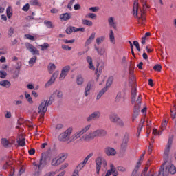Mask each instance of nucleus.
Listing matches in <instances>:
<instances>
[{
  "mask_svg": "<svg viewBox=\"0 0 176 176\" xmlns=\"http://www.w3.org/2000/svg\"><path fill=\"white\" fill-rule=\"evenodd\" d=\"M129 146V136L128 135H126L122 140V142L121 144L120 149L122 152H126L127 151V147Z\"/></svg>",
  "mask_w": 176,
  "mask_h": 176,
  "instance_id": "nucleus-11",
  "label": "nucleus"
},
{
  "mask_svg": "<svg viewBox=\"0 0 176 176\" xmlns=\"http://www.w3.org/2000/svg\"><path fill=\"white\" fill-rule=\"evenodd\" d=\"M78 31L85 32V28H78L76 27L70 26L66 29V34H72V32H78Z\"/></svg>",
  "mask_w": 176,
  "mask_h": 176,
  "instance_id": "nucleus-14",
  "label": "nucleus"
},
{
  "mask_svg": "<svg viewBox=\"0 0 176 176\" xmlns=\"http://www.w3.org/2000/svg\"><path fill=\"white\" fill-rule=\"evenodd\" d=\"M82 23L84 25H88V27H91L93 25V22L87 19H82Z\"/></svg>",
  "mask_w": 176,
  "mask_h": 176,
  "instance_id": "nucleus-45",
  "label": "nucleus"
},
{
  "mask_svg": "<svg viewBox=\"0 0 176 176\" xmlns=\"http://www.w3.org/2000/svg\"><path fill=\"white\" fill-rule=\"evenodd\" d=\"M82 135H83L81 133L80 131H77L76 133L73 134L72 136L70 138L69 142H74V141H76V140L82 137Z\"/></svg>",
  "mask_w": 176,
  "mask_h": 176,
  "instance_id": "nucleus-19",
  "label": "nucleus"
},
{
  "mask_svg": "<svg viewBox=\"0 0 176 176\" xmlns=\"http://www.w3.org/2000/svg\"><path fill=\"white\" fill-rule=\"evenodd\" d=\"M36 175H41V174H42V168H42V167H41V166H36Z\"/></svg>",
  "mask_w": 176,
  "mask_h": 176,
  "instance_id": "nucleus-55",
  "label": "nucleus"
},
{
  "mask_svg": "<svg viewBox=\"0 0 176 176\" xmlns=\"http://www.w3.org/2000/svg\"><path fill=\"white\" fill-rule=\"evenodd\" d=\"M104 69V67L102 66H100V64L97 65V68L96 69L95 74L97 76V79L100 78V75L102 74V70Z\"/></svg>",
  "mask_w": 176,
  "mask_h": 176,
  "instance_id": "nucleus-26",
  "label": "nucleus"
},
{
  "mask_svg": "<svg viewBox=\"0 0 176 176\" xmlns=\"http://www.w3.org/2000/svg\"><path fill=\"white\" fill-rule=\"evenodd\" d=\"M1 144L4 148H9V145H10V142L6 138L1 139Z\"/></svg>",
  "mask_w": 176,
  "mask_h": 176,
  "instance_id": "nucleus-35",
  "label": "nucleus"
},
{
  "mask_svg": "<svg viewBox=\"0 0 176 176\" xmlns=\"http://www.w3.org/2000/svg\"><path fill=\"white\" fill-rule=\"evenodd\" d=\"M92 156H93V153L89 154L83 160V162H82L76 167V168L74 169V171H76V173H78L79 174V172L82 170V168H83V167H85V166H86V163L89 162V159H90V157H91Z\"/></svg>",
  "mask_w": 176,
  "mask_h": 176,
  "instance_id": "nucleus-5",
  "label": "nucleus"
},
{
  "mask_svg": "<svg viewBox=\"0 0 176 176\" xmlns=\"http://www.w3.org/2000/svg\"><path fill=\"white\" fill-rule=\"evenodd\" d=\"M109 39L110 42H111L113 45H115V43H116V41H115V34L113 33V30H110Z\"/></svg>",
  "mask_w": 176,
  "mask_h": 176,
  "instance_id": "nucleus-34",
  "label": "nucleus"
},
{
  "mask_svg": "<svg viewBox=\"0 0 176 176\" xmlns=\"http://www.w3.org/2000/svg\"><path fill=\"white\" fill-rule=\"evenodd\" d=\"M30 3L32 6H42V3H41L38 0H31Z\"/></svg>",
  "mask_w": 176,
  "mask_h": 176,
  "instance_id": "nucleus-46",
  "label": "nucleus"
},
{
  "mask_svg": "<svg viewBox=\"0 0 176 176\" xmlns=\"http://www.w3.org/2000/svg\"><path fill=\"white\" fill-rule=\"evenodd\" d=\"M86 19H93L96 20L97 19V15L94 13H89L85 15Z\"/></svg>",
  "mask_w": 176,
  "mask_h": 176,
  "instance_id": "nucleus-50",
  "label": "nucleus"
},
{
  "mask_svg": "<svg viewBox=\"0 0 176 176\" xmlns=\"http://www.w3.org/2000/svg\"><path fill=\"white\" fill-rule=\"evenodd\" d=\"M17 144L19 146H25V138H23V136H19V140H17Z\"/></svg>",
  "mask_w": 176,
  "mask_h": 176,
  "instance_id": "nucleus-32",
  "label": "nucleus"
},
{
  "mask_svg": "<svg viewBox=\"0 0 176 176\" xmlns=\"http://www.w3.org/2000/svg\"><path fill=\"white\" fill-rule=\"evenodd\" d=\"M133 72H134V69L131 68L129 70V76H130L129 82H132L134 83L135 78H134V75L133 74Z\"/></svg>",
  "mask_w": 176,
  "mask_h": 176,
  "instance_id": "nucleus-47",
  "label": "nucleus"
},
{
  "mask_svg": "<svg viewBox=\"0 0 176 176\" xmlns=\"http://www.w3.org/2000/svg\"><path fill=\"white\" fill-rule=\"evenodd\" d=\"M0 86H2L3 87H6V89H9V87L12 86V83L10 82V81L8 80H4L0 81Z\"/></svg>",
  "mask_w": 176,
  "mask_h": 176,
  "instance_id": "nucleus-28",
  "label": "nucleus"
},
{
  "mask_svg": "<svg viewBox=\"0 0 176 176\" xmlns=\"http://www.w3.org/2000/svg\"><path fill=\"white\" fill-rule=\"evenodd\" d=\"M108 23L110 27L116 29V24H115V18H113V16H111L108 19Z\"/></svg>",
  "mask_w": 176,
  "mask_h": 176,
  "instance_id": "nucleus-33",
  "label": "nucleus"
},
{
  "mask_svg": "<svg viewBox=\"0 0 176 176\" xmlns=\"http://www.w3.org/2000/svg\"><path fill=\"white\" fill-rule=\"evenodd\" d=\"M110 121L112 122V123H117L118 120L120 119L119 116H117V114L113 113L109 116Z\"/></svg>",
  "mask_w": 176,
  "mask_h": 176,
  "instance_id": "nucleus-29",
  "label": "nucleus"
},
{
  "mask_svg": "<svg viewBox=\"0 0 176 176\" xmlns=\"http://www.w3.org/2000/svg\"><path fill=\"white\" fill-rule=\"evenodd\" d=\"M144 120H141L140 123L139 124V127L138 128V132H137V137H140V135L141 134V130H142V128L144 127Z\"/></svg>",
  "mask_w": 176,
  "mask_h": 176,
  "instance_id": "nucleus-36",
  "label": "nucleus"
},
{
  "mask_svg": "<svg viewBox=\"0 0 176 176\" xmlns=\"http://www.w3.org/2000/svg\"><path fill=\"white\" fill-rule=\"evenodd\" d=\"M25 36L27 39H29V41H36V38L31 34H25Z\"/></svg>",
  "mask_w": 176,
  "mask_h": 176,
  "instance_id": "nucleus-56",
  "label": "nucleus"
},
{
  "mask_svg": "<svg viewBox=\"0 0 176 176\" xmlns=\"http://www.w3.org/2000/svg\"><path fill=\"white\" fill-rule=\"evenodd\" d=\"M140 167H141V162L139 161L137 162L131 176H139L140 175L138 174V170H140Z\"/></svg>",
  "mask_w": 176,
  "mask_h": 176,
  "instance_id": "nucleus-18",
  "label": "nucleus"
},
{
  "mask_svg": "<svg viewBox=\"0 0 176 176\" xmlns=\"http://www.w3.org/2000/svg\"><path fill=\"white\" fill-rule=\"evenodd\" d=\"M38 58V57L36 56H33L32 58H31L29 60V64L34 65V64H35V63H36V59Z\"/></svg>",
  "mask_w": 176,
  "mask_h": 176,
  "instance_id": "nucleus-53",
  "label": "nucleus"
},
{
  "mask_svg": "<svg viewBox=\"0 0 176 176\" xmlns=\"http://www.w3.org/2000/svg\"><path fill=\"white\" fill-rule=\"evenodd\" d=\"M105 153L107 156H114V155H116V150L111 147H107L105 148Z\"/></svg>",
  "mask_w": 176,
  "mask_h": 176,
  "instance_id": "nucleus-20",
  "label": "nucleus"
},
{
  "mask_svg": "<svg viewBox=\"0 0 176 176\" xmlns=\"http://www.w3.org/2000/svg\"><path fill=\"white\" fill-rule=\"evenodd\" d=\"M117 126H119L120 127H124V122L122 121L120 118L118 121H117L116 123Z\"/></svg>",
  "mask_w": 176,
  "mask_h": 176,
  "instance_id": "nucleus-57",
  "label": "nucleus"
},
{
  "mask_svg": "<svg viewBox=\"0 0 176 176\" xmlns=\"http://www.w3.org/2000/svg\"><path fill=\"white\" fill-rule=\"evenodd\" d=\"M90 129H91V124H88L86 125L84 128H82L80 131L82 135L86 134V133H87V131L90 130Z\"/></svg>",
  "mask_w": 176,
  "mask_h": 176,
  "instance_id": "nucleus-38",
  "label": "nucleus"
},
{
  "mask_svg": "<svg viewBox=\"0 0 176 176\" xmlns=\"http://www.w3.org/2000/svg\"><path fill=\"white\" fill-rule=\"evenodd\" d=\"M133 45L134 46H135L137 50H138V52H141V48H140V43H138V41H133Z\"/></svg>",
  "mask_w": 176,
  "mask_h": 176,
  "instance_id": "nucleus-60",
  "label": "nucleus"
},
{
  "mask_svg": "<svg viewBox=\"0 0 176 176\" xmlns=\"http://www.w3.org/2000/svg\"><path fill=\"white\" fill-rule=\"evenodd\" d=\"M6 13H7V17H8V19H10V17L13 16V11L12 10V7L9 6L7 8Z\"/></svg>",
  "mask_w": 176,
  "mask_h": 176,
  "instance_id": "nucleus-44",
  "label": "nucleus"
},
{
  "mask_svg": "<svg viewBox=\"0 0 176 176\" xmlns=\"http://www.w3.org/2000/svg\"><path fill=\"white\" fill-rule=\"evenodd\" d=\"M25 98H26L28 102H29V104H34V101L32 100V98L31 97L30 94L25 93Z\"/></svg>",
  "mask_w": 176,
  "mask_h": 176,
  "instance_id": "nucleus-49",
  "label": "nucleus"
},
{
  "mask_svg": "<svg viewBox=\"0 0 176 176\" xmlns=\"http://www.w3.org/2000/svg\"><path fill=\"white\" fill-rule=\"evenodd\" d=\"M67 167H68L67 163H65V164H62L59 168V171H63V170H65V168H67Z\"/></svg>",
  "mask_w": 176,
  "mask_h": 176,
  "instance_id": "nucleus-61",
  "label": "nucleus"
},
{
  "mask_svg": "<svg viewBox=\"0 0 176 176\" xmlns=\"http://www.w3.org/2000/svg\"><path fill=\"white\" fill-rule=\"evenodd\" d=\"M87 63H88V67L89 69H91V71H95L96 67H94V65H93V58L91 56H87L86 58Z\"/></svg>",
  "mask_w": 176,
  "mask_h": 176,
  "instance_id": "nucleus-17",
  "label": "nucleus"
},
{
  "mask_svg": "<svg viewBox=\"0 0 176 176\" xmlns=\"http://www.w3.org/2000/svg\"><path fill=\"white\" fill-rule=\"evenodd\" d=\"M95 50H96V52H97L98 54H99V56H104V54H105V49L104 48L100 49L95 45Z\"/></svg>",
  "mask_w": 176,
  "mask_h": 176,
  "instance_id": "nucleus-37",
  "label": "nucleus"
},
{
  "mask_svg": "<svg viewBox=\"0 0 176 176\" xmlns=\"http://www.w3.org/2000/svg\"><path fill=\"white\" fill-rule=\"evenodd\" d=\"M99 118H101V111H96L87 118V122H93V120H97Z\"/></svg>",
  "mask_w": 176,
  "mask_h": 176,
  "instance_id": "nucleus-9",
  "label": "nucleus"
},
{
  "mask_svg": "<svg viewBox=\"0 0 176 176\" xmlns=\"http://www.w3.org/2000/svg\"><path fill=\"white\" fill-rule=\"evenodd\" d=\"M44 24L47 28H54V25L50 21L45 20Z\"/></svg>",
  "mask_w": 176,
  "mask_h": 176,
  "instance_id": "nucleus-48",
  "label": "nucleus"
},
{
  "mask_svg": "<svg viewBox=\"0 0 176 176\" xmlns=\"http://www.w3.org/2000/svg\"><path fill=\"white\" fill-rule=\"evenodd\" d=\"M96 137L97 136L96 135V131H94V132H91L88 134L82 135L81 140H82L83 141H90V140H94Z\"/></svg>",
  "mask_w": 176,
  "mask_h": 176,
  "instance_id": "nucleus-13",
  "label": "nucleus"
},
{
  "mask_svg": "<svg viewBox=\"0 0 176 176\" xmlns=\"http://www.w3.org/2000/svg\"><path fill=\"white\" fill-rule=\"evenodd\" d=\"M91 87H93V82H88L85 89V96L87 97L89 94H90V90H91Z\"/></svg>",
  "mask_w": 176,
  "mask_h": 176,
  "instance_id": "nucleus-25",
  "label": "nucleus"
},
{
  "mask_svg": "<svg viewBox=\"0 0 176 176\" xmlns=\"http://www.w3.org/2000/svg\"><path fill=\"white\" fill-rule=\"evenodd\" d=\"M62 49H63V50L69 51L72 48L67 45H62Z\"/></svg>",
  "mask_w": 176,
  "mask_h": 176,
  "instance_id": "nucleus-63",
  "label": "nucleus"
},
{
  "mask_svg": "<svg viewBox=\"0 0 176 176\" xmlns=\"http://www.w3.org/2000/svg\"><path fill=\"white\" fill-rule=\"evenodd\" d=\"M65 159H67V155H63L59 158H57V157L54 158L51 162V166H60L61 163L65 161Z\"/></svg>",
  "mask_w": 176,
  "mask_h": 176,
  "instance_id": "nucleus-7",
  "label": "nucleus"
},
{
  "mask_svg": "<svg viewBox=\"0 0 176 176\" xmlns=\"http://www.w3.org/2000/svg\"><path fill=\"white\" fill-rule=\"evenodd\" d=\"M117 170L120 173H126L127 171V168L124 166H118Z\"/></svg>",
  "mask_w": 176,
  "mask_h": 176,
  "instance_id": "nucleus-54",
  "label": "nucleus"
},
{
  "mask_svg": "<svg viewBox=\"0 0 176 176\" xmlns=\"http://www.w3.org/2000/svg\"><path fill=\"white\" fill-rule=\"evenodd\" d=\"M173 145V138H169L166 147L165 148L164 150V163L161 166L160 170H159V174L158 176H164L167 173H169V174H175L176 173V167L174 166V164L168 162V155L170 153V150L171 149V146ZM168 163V164H167ZM166 166V170H164V166Z\"/></svg>",
  "mask_w": 176,
  "mask_h": 176,
  "instance_id": "nucleus-1",
  "label": "nucleus"
},
{
  "mask_svg": "<svg viewBox=\"0 0 176 176\" xmlns=\"http://www.w3.org/2000/svg\"><path fill=\"white\" fill-rule=\"evenodd\" d=\"M94 38H96V32H92L89 38L87 40L85 45L89 46V45H90L93 41H94Z\"/></svg>",
  "mask_w": 176,
  "mask_h": 176,
  "instance_id": "nucleus-30",
  "label": "nucleus"
},
{
  "mask_svg": "<svg viewBox=\"0 0 176 176\" xmlns=\"http://www.w3.org/2000/svg\"><path fill=\"white\" fill-rule=\"evenodd\" d=\"M96 137H105L107 134V131L104 129H97L95 131Z\"/></svg>",
  "mask_w": 176,
  "mask_h": 176,
  "instance_id": "nucleus-22",
  "label": "nucleus"
},
{
  "mask_svg": "<svg viewBox=\"0 0 176 176\" xmlns=\"http://www.w3.org/2000/svg\"><path fill=\"white\" fill-rule=\"evenodd\" d=\"M84 79L81 75L77 76L76 77V83L79 86L83 85Z\"/></svg>",
  "mask_w": 176,
  "mask_h": 176,
  "instance_id": "nucleus-40",
  "label": "nucleus"
},
{
  "mask_svg": "<svg viewBox=\"0 0 176 176\" xmlns=\"http://www.w3.org/2000/svg\"><path fill=\"white\" fill-rule=\"evenodd\" d=\"M108 90L107 87L103 88L97 95L96 100H100L102 97L103 94Z\"/></svg>",
  "mask_w": 176,
  "mask_h": 176,
  "instance_id": "nucleus-42",
  "label": "nucleus"
},
{
  "mask_svg": "<svg viewBox=\"0 0 176 176\" xmlns=\"http://www.w3.org/2000/svg\"><path fill=\"white\" fill-rule=\"evenodd\" d=\"M25 47L27 50L30 52L33 56H39V50L36 49L32 44H30V43H25Z\"/></svg>",
  "mask_w": 176,
  "mask_h": 176,
  "instance_id": "nucleus-8",
  "label": "nucleus"
},
{
  "mask_svg": "<svg viewBox=\"0 0 176 176\" xmlns=\"http://www.w3.org/2000/svg\"><path fill=\"white\" fill-rule=\"evenodd\" d=\"M136 96L137 88L134 87L132 88L131 92V102L132 104H134L133 122H134V120H135V118L138 117L141 108V101H142V98L141 97V96H139L135 100Z\"/></svg>",
  "mask_w": 176,
  "mask_h": 176,
  "instance_id": "nucleus-2",
  "label": "nucleus"
},
{
  "mask_svg": "<svg viewBox=\"0 0 176 176\" xmlns=\"http://www.w3.org/2000/svg\"><path fill=\"white\" fill-rule=\"evenodd\" d=\"M69 71H71V66L67 65V66L63 67L62 68V70L59 76V80H64L67 75H68V72H69Z\"/></svg>",
  "mask_w": 176,
  "mask_h": 176,
  "instance_id": "nucleus-10",
  "label": "nucleus"
},
{
  "mask_svg": "<svg viewBox=\"0 0 176 176\" xmlns=\"http://www.w3.org/2000/svg\"><path fill=\"white\" fill-rule=\"evenodd\" d=\"M56 94L57 95V97L58 98H63V92L61 91L56 90V91L54 92V94L52 96H54L53 98H52V102L54 100V98L56 97Z\"/></svg>",
  "mask_w": 176,
  "mask_h": 176,
  "instance_id": "nucleus-31",
  "label": "nucleus"
},
{
  "mask_svg": "<svg viewBox=\"0 0 176 176\" xmlns=\"http://www.w3.org/2000/svg\"><path fill=\"white\" fill-rule=\"evenodd\" d=\"M102 157H99L96 160V173L98 175L100 174V170H101V165L102 164Z\"/></svg>",
  "mask_w": 176,
  "mask_h": 176,
  "instance_id": "nucleus-15",
  "label": "nucleus"
},
{
  "mask_svg": "<svg viewBox=\"0 0 176 176\" xmlns=\"http://www.w3.org/2000/svg\"><path fill=\"white\" fill-rule=\"evenodd\" d=\"M21 68V62H18L16 63L15 74L13 76L14 79H17L19 78V74H20V69Z\"/></svg>",
  "mask_w": 176,
  "mask_h": 176,
  "instance_id": "nucleus-24",
  "label": "nucleus"
},
{
  "mask_svg": "<svg viewBox=\"0 0 176 176\" xmlns=\"http://www.w3.org/2000/svg\"><path fill=\"white\" fill-rule=\"evenodd\" d=\"M53 97H54V95H52L49 100H41V102L38 108V113H39V115L43 116V115H45L46 112H47V107H49V105H52V104L53 103L52 102V98H53Z\"/></svg>",
  "mask_w": 176,
  "mask_h": 176,
  "instance_id": "nucleus-3",
  "label": "nucleus"
},
{
  "mask_svg": "<svg viewBox=\"0 0 176 176\" xmlns=\"http://www.w3.org/2000/svg\"><path fill=\"white\" fill-rule=\"evenodd\" d=\"M124 100H125V98H124V94H122L120 92H119L118 94H117V96L116 98V102H121V103H123L124 102Z\"/></svg>",
  "mask_w": 176,
  "mask_h": 176,
  "instance_id": "nucleus-23",
  "label": "nucleus"
},
{
  "mask_svg": "<svg viewBox=\"0 0 176 176\" xmlns=\"http://www.w3.org/2000/svg\"><path fill=\"white\" fill-rule=\"evenodd\" d=\"M29 10H30L29 3H26L22 8V10H23V12H28Z\"/></svg>",
  "mask_w": 176,
  "mask_h": 176,
  "instance_id": "nucleus-62",
  "label": "nucleus"
},
{
  "mask_svg": "<svg viewBox=\"0 0 176 176\" xmlns=\"http://www.w3.org/2000/svg\"><path fill=\"white\" fill-rule=\"evenodd\" d=\"M58 76V72H54L52 74L50 80L45 84V86L47 87L50 86V85H53V83H54V82H56V78Z\"/></svg>",
  "mask_w": 176,
  "mask_h": 176,
  "instance_id": "nucleus-16",
  "label": "nucleus"
},
{
  "mask_svg": "<svg viewBox=\"0 0 176 176\" xmlns=\"http://www.w3.org/2000/svg\"><path fill=\"white\" fill-rule=\"evenodd\" d=\"M13 34H14V28H10V29L8 30V35H9V36H12V35H13Z\"/></svg>",
  "mask_w": 176,
  "mask_h": 176,
  "instance_id": "nucleus-64",
  "label": "nucleus"
},
{
  "mask_svg": "<svg viewBox=\"0 0 176 176\" xmlns=\"http://www.w3.org/2000/svg\"><path fill=\"white\" fill-rule=\"evenodd\" d=\"M113 82V76H109L107 79V83H106V88L108 89V87H111V85Z\"/></svg>",
  "mask_w": 176,
  "mask_h": 176,
  "instance_id": "nucleus-41",
  "label": "nucleus"
},
{
  "mask_svg": "<svg viewBox=\"0 0 176 176\" xmlns=\"http://www.w3.org/2000/svg\"><path fill=\"white\" fill-rule=\"evenodd\" d=\"M133 14L134 17H138V1H135L133 7Z\"/></svg>",
  "mask_w": 176,
  "mask_h": 176,
  "instance_id": "nucleus-21",
  "label": "nucleus"
},
{
  "mask_svg": "<svg viewBox=\"0 0 176 176\" xmlns=\"http://www.w3.org/2000/svg\"><path fill=\"white\" fill-rule=\"evenodd\" d=\"M113 172H115V166H113V164H111L110 165V170H107V172L106 173L105 176H110V175H111Z\"/></svg>",
  "mask_w": 176,
  "mask_h": 176,
  "instance_id": "nucleus-43",
  "label": "nucleus"
},
{
  "mask_svg": "<svg viewBox=\"0 0 176 176\" xmlns=\"http://www.w3.org/2000/svg\"><path fill=\"white\" fill-rule=\"evenodd\" d=\"M104 41H105V36H102L100 37H98L96 38V43H97V45H101V43H102V42H104Z\"/></svg>",
  "mask_w": 176,
  "mask_h": 176,
  "instance_id": "nucleus-51",
  "label": "nucleus"
},
{
  "mask_svg": "<svg viewBox=\"0 0 176 176\" xmlns=\"http://www.w3.org/2000/svg\"><path fill=\"white\" fill-rule=\"evenodd\" d=\"M73 130L74 129L72 127H69L65 132L60 133L58 136L59 141H62V142H69Z\"/></svg>",
  "mask_w": 176,
  "mask_h": 176,
  "instance_id": "nucleus-4",
  "label": "nucleus"
},
{
  "mask_svg": "<svg viewBox=\"0 0 176 176\" xmlns=\"http://www.w3.org/2000/svg\"><path fill=\"white\" fill-rule=\"evenodd\" d=\"M142 5H143V12L142 10H140V16L139 17V23L140 24H144V23H145V10H146V9H148V6H146V1L145 0H142Z\"/></svg>",
  "mask_w": 176,
  "mask_h": 176,
  "instance_id": "nucleus-6",
  "label": "nucleus"
},
{
  "mask_svg": "<svg viewBox=\"0 0 176 176\" xmlns=\"http://www.w3.org/2000/svg\"><path fill=\"white\" fill-rule=\"evenodd\" d=\"M39 46H40V47H41V50L43 52V51H45V50H47V48H48L50 45L49 43H45L43 45H39Z\"/></svg>",
  "mask_w": 176,
  "mask_h": 176,
  "instance_id": "nucleus-52",
  "label": "nucleus"
},
{
  "mask_svg": "<svg viewBox=\"0 0 176 176\" xmlns=\"http://www.w3.org/2000/svg\"><path fill=\"white\" fill-rule=\"evenodd\" d=\"M7 75H8V73H6V72L0 71V78H1V79H5V78H6Z\"/></svg>",
  "mask_w": 176,
  "mask_h": 176,
  "instance_id": "nucleus-58",
  "label": "nucleus"
},
{
  "mask_svg": "<svg viewBox=\"0 0 176 176\" xmlns=\"http://www.w3.org/2000/svg\"><path fill=\"white\" fill-rule=\"evenodd\" d=\"M60 19L61 21H67L71 19V14L66 12L60 15Z\"/></svg>",
  "mask_w": 176,
  "mask_h": 176,
  "instance_id": "nucleus-27",
  "label": "nucleus"
},
{
  "mask_svg": "<svg viewBox=\"0 0 176 176\" xmlns=\"http://www.w3.org/2000/svg\"><path fill=\"white\" fill-rule=\"evenodd\" d=\"M47 68H48V72L50 74H53V72H54L56 67V65H54V63H50Z\"/></svg>",
  "mask_w": 176,
  "mask_h": 176,
  "instance_id": "nucleus-39",
  "label": "nucleus"
},
{
  "mask_svg": "<svg viewBox=\"0 0 176 176\" xmlns=\"http://www.w3.org/2000/svg\"><path fill=\"white\" fill-rule=\"evenodd\" d=\"M154 71H157L158 72H160L162 71V65H156L153 67Z\"/></svg>",
  "mask_w": 176,
  "mask_h": 176,
  "instance_id": "nucleus-59",
  "label": "nucleus"
},
{
  "mask_svg": "<svg viewBox=\"0 0 176 176\" xmlns=\"http://www.w3.org/2000/svg\"><path fill=\"white\" fill-rule=\"evenodd\" d=\"M33 166L41 167L43 168V167H46V166H47V160H46V157H42L40 159L38 164H36V162H33Z\"/></svg>",
  "mask_w": 176,
  "mask_h": 176,
  "instance_id": "nucleus-12",
  "label": "nucleus"
}]
</instances>
